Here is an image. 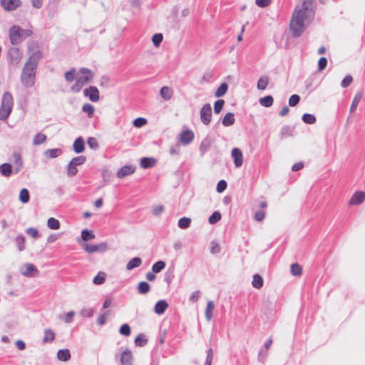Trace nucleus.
Segmentation results:
<instances>
[{
	"instance_id": "51",
	"label": "nucleus",
	"mask_w": 365,
	"mask_h": 365,
	"mask_svg": "<svg viewBox=\"0 0 365 365\" xmlns=\"http://www.w3.org/2000/svg\"><path fill=\"white\" fill-rule=\"evenodd\" d=\"M119 332L122 335L129 336L131 332L130 326L128 324H123L119 329Z\"/></svg>"
},
{
	"instance_id": "40",
	"label": "nucleus",
	"mask_w": 365,
	"mask_h": 365,
	"mask_svg": "<svg viewBox=\"0 0 365 365\" xmlns=\"http://www.w3.org/2000/svg\"><path fill=\"white\" fill-rule=\"evenodd\" d=\"M165 262L164 261L160 260L155 262L152 266V271L154 273L160 272L165 267Z\"/></svg>"
},
{
	"instance_id": "43",
	"label": "nucleus",
	"mask_w": 365,
	"mask_h": 365,
	"mask_svg": "<svg viewBox=\"0 0 365 365\" xmlns=\"http://www.w3.org/2000/svg\"><path fill=\"white\" fill-rule=\"evenodd\" d=\"M82 110L87 113L88 117H92L95 111V108L90 103H85L82 107Z\"/></svg>"
},
{
	"instance_id": "37",
	"label": "nucleus",
	"mask_w": 365,
	"mask_h": 365,
	"mask_svg": "<svg viewBox=\"0 0 365 365\" xmlns=\"http://www.w3.org/2000/svg\"><path fill=\"white\" fill-rule=\"evenodd\" d=\"M15 243L18 247L19 251L21 252L25 249V237L21 234H19L16 237Z\"/></svg>"
},
{
	"instance_id": "21",
	"label": "nucleus",
	"mask_w": 365,
	"mask_h": 365,
	"mask_svg": "<svg viewBox=\"0 0 365 365\" xmlns=\"http://www.w3.org/2000/svg\"><path fill=\"white\" fill-rule=\"evenodd\" d=\"M142 264V259L138 257H135L133 259H131L126 264V269L128 270H132L135 268H137L140 267Z\"/></svg>"
},
{
	"instance_id": "54",
	"label": "nucleus",
	"mask_w": 365,
	"mask_h": 365,
	"mask_svg": "<svg viewBox=\"0 0 365 365\" xmlns=\"http://www.w3.org/2000/svg\"><path fill=\"white\" fill-rule=\"evenodd\" d=\"M147 123V120L144 118H137L133 120V125L136 128H140Z\"/></svg>"
},
{
	"instance_id": "52",
	"label": "nucleus",
	"mask_w": 365,
	"mask_h": 365,
	"mask_svg": "<svg viewBox=\"0 0 365 365\" xmlns=\"http://www.w3.org/2000/svg\"><path fill=\"white\" fill-rule=\"evenodd\" d=\"M163 36L161 34H155L152 37V41L155 46L158 47L161 43Z\"/></svg>"
},
{
	"instance_id": "47",
	"label": "nucleus",
	"mask_w": 365,
	"mask_h": 365,
	"mask_svg": "<svg viewBox=\"0 0 365 365\" xmlns=\"http://www.w3.org/2000/svg\"><path fill=\"white\" fill-rule=\"evenodd\" d=\"M221 219V214L218 211L214 212L208 219V221L210 224H215L219 222Z\"/></svg>"
},
{
	"instance_id": "31",
	"label": "nucleus",
	"mask_w": 365,
	"mask_h": 365,
	"mask_svg": "<svg viewBox=\"0 0 365 365\" xmlns=\"http://www.w3.org/2000/svg\"><path fill=\"white\" fill-rule=\"evenodd\" d=\"M268 83H269L268 77L266 76H262L259 78V80L257 81V88L259 90L263 91L267 88Z\"/></svg>"
},
{
	"instance_id": "55",
	"label": "nucleus",
	"mask_w": 365,
	"mask_h": 365,
	"mask_svg": "<svg viewBox=\"0 0 365 365\" xmlns=\"http://www.w3.org/2000/svg\"><path fill=\"white\" fill-rule=\"evenodd\" d=\"M220 246L215 241H212L210 245V252L213 255L218 254L220 252Z\"/></svg>"
},
{
	"instance_id": "9",
	"label": "nucleus",
	"mask_w": 365,
	"mask_h": 365,
	"mask_svg": "<svg viewBox=\"0 0 365 365\" xmlns=\"http://www.w3.org/2000/svg\"><path fill=\"white\" fill-rule=\"evenodd\" d=\"M120 365H133V355L130 350L125 349L119 355Z\"/></svg>"
},
{
	"instance_id": "11",
	"label": "nucleus",
	"mask_w": 365,
	"mask_h": 365,
	"mask_svg": "<svg viewBox=\"0 0 365 365\" xmlns=\"http://www.w3.org/2000/svg\"><path fill=\"white\" fill-rule=\"evenodd\" d=\"M231 156L233 159L235 166L240 168L243 164V155L241 150L238 148H235L232 150Z\"/></svg>"
},
{
	"instance_id": "46",
	"label": "nucleus",
	"mask_w": 365,
	"mask_h": 365,
	"mask_svg": "<svg viewBox=\"0 0 365 365\" xmlns=\"http://www.w3.org/2000/svg\"><path fill=\"white\" fill-rule=\"evenodd\" d=\"M302 272V268L299 264L294 263L291 265V272L294 276H300Z\"/></svg>"
},
{
	"instance_id": "8",
	"label": "nucleus",
	"mask_w": 365,
	"mask_h": 365,
	"mask_svg": "<svg viewBox=\"0 0 365 365\" xmlns=\"http://www.w3.org/2000/svg\"><path fill=\"white\" fill-rule=\"evenodd\" d=\"M83 249L88 253H93L96 252H104L108 250V245L106 242H102L98 245L85 244Z\"/></svg>"
},
{
	"instance_id": "29",
	"label": "nucleus",
	"mask_w": 365,
	"mask_h": 365,
	"mask_svg": "<svg viewBox=\"0 0 365 365\" xmlns=\"http://www.w3.org/2000/svg\"><path fill=\"white\" fill-rule=\"evenodd\" d=\"M215 309V304L212 301H208L205 309V318L207 321H210L212 318V312Z\"/></svg>"
},
{
	"instance_id": "56",
	"label": "nucleus",
	"mask_w": 365,
	"mask_h": 365,
	"mask_svg": "<svg viewBox=\"0 0 365 365\" xmlns=\"http://www.w3.org/2000/svg\"><path fill=\"white\" fill-rule=\"evenodd\" d=\"M25 232L27 235L34 238H37L39 237L38 231L34 227H29L25 230Z\"/></svg>"
},
{
	"instance_id": "19",
	"label": "nucleus",
	"mask_w": 365,
	"mask_h": 365,
	"mask_svg": "<svg viewBox=\"0 0 365 365\" xmlns=\"http://www.w3.org/2000/svg\"><path fill=\"white\" fill-rule=\"evenodd\" d=\"M160 95L164 100L168 101L172 98L173 95V91L168 86H163L160 91Z\"/></svg>"
},
{
	"instance_id": "20",
	"label": "nucleus",
	"mask_w": 365,
	"mask_h": 365,
	"mask_svg": "<svg viewBox=\"0 0 365 365\" xmlns=\"http://www.w3.org/2000/svg\"><path fill=\"white\" fill-rule=\"evenodd\" d=\"M168 307V304L165 300L158 301L155 306V312L158 314H163Z\"/></svg>"
},
{
	"instance_id": "18",
	"label": "nucleus",
	"mask_w": 365,
	"mask_h": 365,
	"mask_svg": "<svg viewBox=\"0 0 365 365\" xmlns=\"http://www.w3.org/2000/svg\"><path fill=\"white\" fill-rule=\"evenodd\" d=\"M73 150L76 153H81L85 150V142L82 137L76 138L73 145Z\"/></svg>"
},
{
	"instance_id": "50",
	"label": "nucleus",
	"mask_w": 365,
	"mask_h": 365,
	"mask_svg": "<svg viewBox=\"0 0 365 365\" xmlns=\"http://www.w3.org/2000/svg\"><path fill=\"white\" fill-rule=\"evenodd\" d=\"M225 104V101L222 99L217 100L214 105V111L215 113L218 114L221 112L223 106Z\"/></svg>"
},
{
	"instance_id": "24",
	"label": "nucleus",
	"mask_w": 365,
	"mask_h": 365,
	"mask_svg": "<svg viewBox=\"0 0 365 365\" xmlns=\"http://www.w3.org/2000/svg\"><path fill=\"white\" fill-rule=\"evenodd\" d=\"M212 140L209 137H206L200 143V150L202 153V155H203L204 153H205L210 148L211 145H212Z\"/></svg>"
},
{
	"instance_id": "6",
	"label": "nucleus",
	"mask_w": 365,
	"mask_h": 365,
	"mask_svg": "<svg viewBox=\"0 0 365 365\" xmlns=\"http://www.w3.org/2000/svg\"><path fill=\"white\" fill-rule=\"evenodd\" d=\"M200 120L202 123L207 125L210 123L212 120V108L210 103H205L201 108L200 111Z\"/></svg>"
},
{
	"instance_id": "60",
	"label": "nucleus",
	"mask_w": 365,
	"mask_h": 365,
	"mask_svg": "<svg viewBox=\"0 0 365 365\" xmlns=\"http://www.w3.org/2000/svg\"><path fill=\"white\" fill-rule=\"evenodd\" d=\"M87 143L88 146L92 149H97L98 148V142L93 137H89L88 138Z\"/></svg>"
},
{
	"instance_id": "58",
	"label": "nucleus",
	"mask_w": 365,
	"mask_h": 365,
	"mask_svg": "<svg viewBox=\"0 0 365 365\" xmlns=\"http://www.w3.org/2000/svg\"><path fill=\"white\" fill-rule=\"evenodd\" d=\"M67 170H68V175L74 176L78 173V170H77L76 165H74L71 162L68 165V169Z\"/></svg>"
},
{
	"instance_id": "10",
	"label": "nucleus",
	"mask_w": 365,
	"mask_h": 365,
	"mask_svg": "<svg viewBox=\"0 0 365 365\" xmlns=\"http://www.w3.org/2000/svg\"><path fill=\"white\" fill-rule=\"evenodd\" d=\"M83 94L88 97L92 102H97L100 99L99 91L96 86H90L84 89Z\"/></svg>"
},
{
	"instance_id": "36",
	"label": "nucleus",
	"mask_w": 365,
	"mask_h": 365,
	"mask_svg": "<svg viewBox=\"0 0 365 365\" xmlns=\"http://www.w3.org/2000/svg\"><path fill=\"white\" fill-rule=\"evenodd\" d=\"M30 195L29 192L26 188H23L21 190L19 193V200L22 203H27L29 202Z\"/></svg>"
},
{
	"instance_id": "7",
	"label": "nucleus",
	"mask_w": 365,
	"mask_h": 365,
	"mask_svg": "<svg viewBox=\"0 0 365 365\" xmlns=\"http://www.w3.org/2000/svg\"><path fill=\"white\" fill-rule=\"evenodd\" d=\"M20 272L23 276L30 277L36 276L38 271L33 264L26 263L21 267Z\"/></svg>"
},
{
	"instance_id": "26",
	"label": "nucleus",
	"mask_w": 365,
	"mask_h": 365,
	"mask_svg": "<svg viewBox=\"0 0 365 365\" xmlns=\"http://www.w3.org/2000/svg\"><path fill=\"white\" fill-rule=\"evenodd\" d=\"M155 163V159L153 158H143L140 160V166L143 168L147 169L154 166Z\"/></svg>"
},
{
	"instance_id": "42",
	"label": "nucleus",
	"mask_w": 365,
	"mask_h": 365,
	"mask_svg": "<svg viewBox=\"0 0 365 365\" xmlns=\"http://www.w3.org/2000/svg\"><path fill=\"white\" fill-rule=\"evenodd\" d=\"M47 226L51 230H58L60 227V222L57 219L50 217L47 221Z\"/></svg>"
},
{
	"instance_id": "27",
	"label": "nucleus",
	"mask_w": 365,
	"mask_h": 365,
	"mask_svg": "<svg viewBox=\"0 0 365 365\" xmlns=\"http://www.w3.org/2000/svg\"><path fill=\"white\" fill-rule=\"evenodd\" d=\"M363 96V93L361 91L358 92L351 103V107H350V112L353 113L356 110L360 101L361 100Z\"/></svg>"
},
{
	"instance_id": "17",
	"label": "nucleus",
	"mask_w": 365,
	"mask_h": 365,
	"mask_svg": "<svg viewBox=\"0 0 365 365\" xmlns=\"http://www.w3.org/2000/svg\"><path fill=\"white\" fill-rule=\"evenodd\" d=\"M135 170V166L133 165H124L117 173V177L118 178H123L128 175L133 174Z\"/></svg>"
},
{
	"instance_id": "4",
	"label": "nucleus",
	"mask_w": 365,
	"mask_h": 365,
	"mask_svg": "<svg viewBox=\"0 0 365 365\" xmlns=\"http://www.w3.org/2000/svg\"><path fill=\"white\" fill-rule=\"evenodd\" d=\"M36 68L25 64L21 75V81L26 88H31L35 83Z\"/></svg>"
},
{
	"instance_id": "12",
	"label": "nucleus",
	"mask_w": 365,
	"mask_h": 365,
	"mask_svg": "<svg viewBox=\"0 0 365 365\" xmlns=\"http://www.w3.org/2000/svg\"><path fill=\"white\" fill-rule=\"evenodd\" d=\"M1 4L6 11H14L19 8L21 2L20 0H1Z\"/></svg>"
},
{
	"instance_id": "64",
	"label": "nucleus",
	"mask_w": 365,
	"mask_h": 365,
	"mask_svg": "<svg viewBox=\"0 0 365 365\" xmlns=\"http://www.w3.org/2000/svg\"><path fill=\"white\" fill-rule=\"evenodd\" d=\"M108 315V312H106L105 313L101 314L97 319V324L100 326L105 324V323L106 322V318Z\"/></svg>"
},
{
	"instance_id": "45",
	"label": "nucleus",
	"mask_w": 365,
	"mask_h": 365,
	"mask_svg": "<svg viewBox=\"0 0 365 365\" xmlns=\"http://www.w3.org/2000/svg\"><path fill=\"white\" fill-rule=\"evenodd\" d=\"M81 238L83 241H88L95 238L94 234L88 230H83L81 232Z\"/></svg>"
},
{
	"instance_id": "22",
	"label": "nucleus",
	"mask_w": 365,
	"mask_h": 365,
	"mask_svg": "<svg viewBox=\"0 0 365 365\" xmlns=\"http://www.w3.org/2000/svg\"><path fill=\"white\" fill-rule=\"evenodd\" d=\"M62 154V150L60 148L48 149L45 150L44 155L47 158H55Z\"/></svg>"
},
{
	"instance_id": "38",
	"label": "nucleus",
	"mask_w": 365,
	"mask_h": 365,
	"mask_svg": "<svg viewBox=\"0 0 365 365\" xmlns=\"http://www.w3.org/2000/svg\"><path fill=\"white\" fill-rule=\"evenodd\" d=\"M191 224V219L189 217H183L178 220V225L180 229L185 230L190 227Z\"/></svg>"
},
{
	"instance_id": "3",
	"label": "nucleus",
	"mask_w": 365,
	"mask_h": 365,
	"mask_svg": "<svg viewBox=\"0 0 365 365\" xmlns=\"http://www.w3.org/2000/svg\"><path fill=\"white\" fill-rule=\"evenodd\" d=\"M14 106L12 95L9 92H5L2 97L0 107V120H6L10 115Z\"/></svg>"
},
{
	"instance_id": "39",
	"label": "nucleus",
	"mask_w": 365,
	"mask_h": 365,
	"mask_svg": "<svg viewBox=\"0 0 365 365\" xmlns=\"http://www.w3.org/2000/svg\"><path fill=\"white\" fill-rule=\"evenodd\" d=\"M106 273L103 272H99L98 274L93 278V282L96 285H101L106 281Z\"/></svg>"
},
{
	"instance_id": "63",
	"label": "nucleus",
	"mask_w": 365,
	"mask_h": 365,
	"mask_svg": "<svg viewBox=\"0 0 365 365\" xmlns=\"http://www.w3.org/2000/svg\"><path fill=\"white\" fill-rule=\"evenodd\" d=\"M327 65V59L325 57H322L319 58L318 62V70L319 71H323Z\"/></svg>"
},
{
	"instance_id": "41",
	"label": "nucleus",
	"mask_w": 365,
	"mask_h": 365,
	"mask_svg": "<svg viewBox=\"0 0 365 365\" xmlns=\"http://www.w3.org/2000/svg\"><path fill=\"white\" fill-rule=\"evenodd\" d=\"M252 286L257 289H260L263 286V279L259 274H255L253 276Z\"/></svg>"
},
{
	"instance_id": "48",
	"label": "nucleus",
	"mask_w": 365,
	"mask_h": 365,
	"mask_svg": "<svg viewBox=\"0 0 365 365\" xmlns=\"http://www.w3.org/2000/svg\"><path fill=\"white\" fill-rule=\"evenodd\" d=\"M76 71L74 68H72L68 71L65 73V79L68 82H71L74 80Z\"/></svg>"
},
{
	"instance_id": "44",
	"label": "nucleus",
	"mask_w": 365,
	"mask_h": 365,
	"mask_svg": "<svg viewBox=\"0 0 365 365\" xmlns=\"http://www.w3.org/2000/svg\"><path fill=\"white\" fill-rule=\"evenodd\" d=\"M302 120L304 123H307V124H314L316 123V117L312 115V114H309V113H305L302 115Z\"/></svg>"
},
{
	"instance_id": "23",
	"label": "nucleus",
	"mask_w": 365,
	"mask_h": 365,
	"mask_svg": "<svg viewBox=\"0 0 365 365\" xmlns=\"http://www.w3.org/2000/svg\"><path fill=\"white\" fill-rule=\"evenodd\" d=\"M235 115L232 113H226L222 120V125L225 127L232 125L235 123Z\"/></svg>"
},
{
	"instance_id": "59",
	"label": "nucleus",
	"mask_w": 365,
	"mask_h": 365,
	"mask_svg": "<svg viewBox=\"0 0 365 365\" xmlns=\"http://www.w3.org/2000/svg\"><path fill=\"white\" fill-rule=\"evenodd\" d=\"M213 356V350L212 349H209L207 351V357L205 365H212Z\"/></svg>"
},
{
	"instance_id": "34",
	"label": "nucleus",
	"mask_w": 365,
	"mask_h": 365,
	"mask_svg": "<svg viewBox=\"0 0 365 365\" xmlns=\"http://www.w3.org/2000/svg\"><path fill=\"white\" fill-rule=\"evenodd\" d=\"M46 135L41 133H37L33 139V144L35 145H39L43 144L46 140Z\"/></svg>"
},
{
	"instance_id": "32",
	"label": "nucleus",
	"mask_w": 365,
	"mask_h": 365,
	"mask_svg": "<svg viewBox=\"0 0 365 365\" xmlns=\"http://www.w3.org/2000/svg\"><path fill=\"white\" fill-rule=\"evenodd\" d=\"M273 101L274 99L271 96H264L263 98H259V100L260 105L265 108H269L272 106V105L273 104Z\"/></svg>"
},
{
	"instance_id": "1",
	"label": "nucleus",
	"mask_w": 365,
	"mask_h": 365,
	"mask_svg": "<svg viewBox=\"0 0 365 365\" xmlns=\"http://www.w3.org/2000/svg\"><path fill=\"white\" fill-rule=\"evenodd\" d=\"M314 0H303L296 6L290 22V29L294 37L300 36L314 16Z\"/></svg>"
},
{
	"instance_id": "30",
	"label": "nucleus",
	"mask_w": 365,
	"mask_h": 365,
	"mask_svg": "<svg viewBox=\"0 0 365 365\" xmlns=\"http://www.w3.org/2000/svg\"><path fill=\"white\" fill-rule=\"evenodd\" d=\"M12 172L11 165L9 163H4L0 165V173L5 176L9 177L11 175Z\"/></svg>"
},
{
	"instance_id": "13",
	"label": "nucleus",
	"mask_w": 365,
	"mask_h": 365,
	"mask_svg": "<svg viewBox=\"0 0 365 365\" xmlns=\"http://www.w3.org/2000/svg\"><path fill=\"white\" fill-rule=\"evenodd\" d=\"M365 200V192L363 191H358L355 192L349 201L350 205H358L361 204Z\"/></svg>"
},
{
	"instance_id": "28",
	"label": "nucleus",
	"mask_w": 365,
	"mask_h": 365,
	"mask_svg": "<svg viewBox=\"0 0 365 365\" xmlns=\"http://www.w3.org/2000/svg\"><path fill=\"white\" fill-rule=\"evenodd\" d=\"M55 332L51 329H46L44 331V336L43 338V343L52 342L55 339Z\"/></svg>"
},
{
	"instance_id": "61",
	"label": "nucleus",
	"mask_w": 365,
	"mask_h": 365,
	"mask_svg": "<svg viewBox=\"0 0 365 365\" xmlns=\"http://www.w3.org/2000/svg\"><path fill=\"white\" fill-rule=\"evenodd\" d=\"M227 188V182L224 180H221L217 185L216 190L218 192H222Z\"/></svg>"
},
{
	"instance_id": "16",
	"label": "nucleus",
	"mask_w": 365,
	"mask_h": 365,
	"mask_svg": "<svg viewBox=\"0 0 365 365\" xmlns=\"http://www.w3.org/2000/svg\"><path fill=\"white\" fill-rule=\"evenodd\" d=\"M194 139V133L190 130H186L181 133L180 140L183 145L190 144Z\"/></svg>"
},
{
	"instance_id": "49",
	"label": "nucleus",
	"mask_w": 365,
	"mask_h": 365,
	"mask_svg": "<svg viewBox=\"0 0 365 365\" xmlns=\"http://www.w3.org/2000/svg\"><path fill=\"white\" fill-rule=\"evenodd\" d=\"M86 160V158L83 155L78 156L73 158L70 162L72 163L74 165H81L83 164Z\"/></svg>"
},
{
	"instance_id": "15",
	"label": "nucleus",
	"mask_w": 365,
	"mask_h": 365,
	"mask_svg": "<svg viewBox=\"0 0 365 365\" xmlns=\"http://www.w3.org/2000/svg\"><path fill=\"white\" fill-rule=\"evenodd\" d=\"M8 55L13 63L17 64L20 62L21 53L17 48H11L9 50Z\"/></svg>"
},
{
	"instance_id": "14",
	"label": "nucleus",
	"mask_w": 365,
	"mask_h": 365,
	"mask_svg": "<svg viewBox=\"0 0 365 365\" xmlns=\"http://www.w3.org/2000/svg\"><path fill=\"white\" fill-rule=\"evenodd\" d=\"M42 58V53L40 51H36L30 55L28 61L25 64L37 68L39 60Z\"/></svg>"
},
{
	"instance_id": "53",
	"label": "nucleus",
	"mask_w": 365,
	"mask_h": 365,
	"mask_svg": "<svg viewBox=\"0 0 365 365\" xmlns=\"http://www.w3.org/2000/svg\"><path fill=\"white\" fill-rule=\"evenodd\" d=\"M300 101L299 96L297 94H293L290 96L289 99V105L292 107L297 106Z\"/></svg>"
},
{
	"instance_id": "5",
	"label": "nucleus",
	"mask_w": 365,
	"mask_h": 365,
	"mask_svg": "<svg viewBox=\"0 0 365 365\" xmlns=\"http://www.w3.org/2000/svg\"><path fill=\"white\" fill-rule=\"evenodd\" d=\"M24 39L21 29L16 25L9 29V40L13 45L19 43Z\"/></svg>"
},
{
	"instance_id": "25",
	"label": "nucleus",
	"mask_w": 365,
	"mask_h": 365,
	"mask_svg": "<svg viewBox=\"0 0 365 365\" xmlns=\"http://www.w3.org/2000/svg\"><path fill=\"white\" fill-rule=\"evenodd\" d=\"M57 358L59 361H67L71 359V354L68 349H60L57 352Z\"/></svg>"
},
{
	"instance_id": "35",
	"label": "nucleus",
	"mask_w": 365,
	"mask_h": 365,
	"mask_svg": "<svg viewBox=\"0 0 365 365\" xmlns=\"http://www.w3.org/2000/svg\"><path fill=\"white\" fill-rule=\"evenodd\" d=\"M228 86L225 83H222L220 84V86L218 87L217 91L215 93V96L217 98H220L223 96L227 91Z\"/></svg>"
},
{
	"instance_id": "33",
	"label": "nucleus",
	"mask_w": 365,
	"mask_h": 365,
	"mask_svg": "<svg viewBox=\"0 0 365 365\" xmlns=\"http://www.w3.org/2000/svg\"><path fill=\"white\" fill-rule=\"evenodd\" d=\"M150 289V284L146 282H140L138 286V291L141 294H145L149 292Z\"/></svg>"
},
{
	"instance_id": "2",
	"label": "nucleus",
	"mask_w": 365,
	"mask_h": 365,
	"mask_svg": "<svg viewBox=\"0 0 365 365\" xmlns=\"http://www.w3.org/2000/svg\"><path fill=\"white\" fill-rule=\"evenodd\" d=\"M93 78V73L91 70L81 68L76 74V83L71 88V91L78 93L83 86L92 81Z\"/></svg>"
},
{
	"instance_id": "62",
	"label": "nucleus",
	"mask_w": 365,
	"mask_h": 365,
	"mask_svg": "<svg viewBox=\"0 0 365 365\" xmlns=\"http://www.w3.org/2000/svg\"><path fill=\"white\" fill-rule=\"evenodd\" d=\"M164 211V207L161 205H155L153 207L152 213L155 215L158 216L163 213Z\"/></svg>"
},
{
	"instance_id": "57",
	"label": "nucleus",
	"mask_w": 365,
	"mask_h": 365,
	"mask_svg": "<svg viewBox=\"0 0 365 365\" xmlns=\"http://www.w3.org/2000/svg\"><path fill=\"white\" fill-rule=\"evenodd\" d=\"M147 340L144 339L143 335H138L135 339V344L138 346H143L146 344Z\"/></svg>"
}]
</instances>
